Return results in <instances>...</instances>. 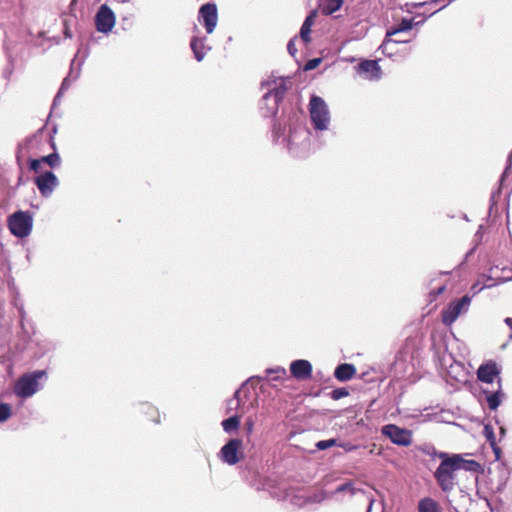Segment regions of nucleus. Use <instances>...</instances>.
<instances>
[{"mask_svg": "<svg viewBox=\"0 0 512 512\" xmlns=\"http://www.w3.org/2000/svg\"><path fill=\"white\" fill-rule=\"evenodd\" d=\"M290 85V79L283 77H271L262 82V87L266 89V92L260 101V110L262 111L263 116L272 117L276 115L279 103L283 99Z\"/></svg>", "mask_w": 512, "mask_h": 512, "instance_id": "1", "label": "nucleus"}, {"mask_svg": "<svg viewBox=\"0 0 512 512\" xmlns=\"http://www.w3.org/2000/svg\"><path fill=\"white\" fill-rule=\"evenodd\" d=\"M480 464L472 459L460 461L457 463H444L439 464L434 472V478L445 493H450L458 485L456 473L460 470L477 472L480 469Z\"/></svg>", "mask_w": 512, "mask_h": 512, "instance_id": "2", "label": "nucleus"}, {"mask_svg": "<svg viewBox=\"0 0 512 512\" xmlns=\"http://www.w3.org/2000/svg\"><path fill=\"white\" fill-rule=\"evenodd\" d=\"M246 384L235 391L233 398L228 401V411L237 410L239 414H235L222 421L221 425L226 433H231L237 430L240 426L241 416L250 410H255L258 402L254 398L248 405H245L246 400H249L250 391L245 387Z\"/></svg>", "mask_w": 512, "mask_h": 512, "instance_id": "3", "label": "nucleus"}, {"mask_svg": "<svg viewBox=\"0 0 512 512\" xmlns=\"http://www.w3.org/2000/svg\"><path fill=\"white\" fill-rule=\"evenodd\" d=\"M500 369L496 362L488 361L479 366L477 370V378L481 382L492 384L497 379V389L495 391L483 390L486 396V402L490 410H496L505 398V394L502 391V381L499 377Z\"/></svg>", "mask_w": 512, "mask_h": 512, "instance_id": "4", "label": "nucleus"}, {"mask_svg": "<svg viewBox=\"0 0 512 512\" xmlns=\"http://www.w3.org/2000/svg\"><path fill=\"white\" fill-rule=\"evenodd\" d=\"M309 114L315 130H327L330 124V111L323 98L313 95L309 101Z\"/></svg>", "mask_w": 512, "mask_h": 512, "instance_id": "5", "label": "nucleus"}, {"mask_svg": "<svg viewBox=\"0 0 512 512\" xmlns=\"http://www.w3.org/2000/svg\"><path fill=\"white\" fill-rule=\"evenodd\" d=\"M7 226L12 235L27 237L33 227V217L29 211H16L7 218Z\"/></svg>", "mask_w": 512, "mask_h": 512, "instance_id": "6", "label": "nucleus"}, {"mask_svg": "<svg viewBox=\"0 0 512 512\" xmlns=\"http://www.w3.org/2000/svg\"><path fill=\"white\" fill-rule=\"evenodd\" d=\"M45 375V371L36 370L22 375L14 385V393L21 398L31 397L38 390V381Z\"/></svg>", "mask_w": 512, "mask_h": 512, "instance_id": "7", "label": "nucleus"}, {"mask_svg": "<svg viewBox=\"0 0 512 512\" xmlns=\"http://www.w3.org/2000/svg\"><path fill=\"white\" fill-rule=\"evenodd\" d=\"M471 296L465 295L462 298L451 302L442 312V322L450 326L457 318L468 311L471 304Z\"/></svg>", "mask_w": 512, "mask_h": 512, "instance_id": "8", "label": "nucleus"}, {"mask_svg": "<svg viewBox=\"0 0 512 512\" xmlns=\"http://www.w3.org/2000/svg\"><path fill=\"white\" fill-rule=\"evenodd\" d=\"M381 432L396 445L407 447L412 443L411 431L405 428H400L394 424L383 426Z\"/></svg>", "mask_w": 512, "mask_h": 512, "instance_id": "9", "label": "nucleus"}, {"mask_svg": "<svg viewBox=\"0 0 512 512\" xmlns=\"http://www.w3.org/2000/svg\"><path fill=\"white\" fill-rule=\"evenodd\" d=\"M198 21L203 24L207 34L213 33L218 22V12L216 4H203L199 9Z\"/></svg>", "mask_w": 512, "mask_h": 512, "instance_id": "10", "label": "nucleus"}, {"mask_svg": "<svg viewBox=\"0 0 512 512\" xmlns=\"http://www.w3.org/2000/svg\"><path fill=\"white\" fill-rule=\"evenodd\" d=\"M116 17L112 9L106 4L101 5L95 16L96 29L102 33L110 32L115 26Z\"/></svg>", "mask_w": 512, "mask_h": 512, "instance_id": "11", "label": "nucleus"}, {"mask_svg": "<svg viewBox=\"0 0 512 512\" xmlns=\"http://www.w3.org/2000/svg\"><path fill=\"white\" fill-rule=\"evenodd\" d=\"M242 447V440L233 438L230 439L219 452L220 459L228 464L235 465L240 461V449Z\"/></svg>", "mask_w": 512, "mask_h": 512, "instance_id": "12", "label": "nucleus"}, {"mask_svg": "<svg viewBox=\"0 0 512 512\" xmlns=\"http://www.w3.org/2000/svg\"><path fill=\"white\" fill-rule=\"evenodd\" d=\"M35 184L41 195L48 197L58 185V179L51 171H46L35 178Z\"/></svg>", "mask_w": 512, "mask_h": 512, "instance_id": "13", "label": "nucleus"}, {"mask_svg": "<svg viewBox=\"0 0 512 512\" xmlns=\"http://www.w3.org/2000/svg\"><path fill=\"white\" fill-rule=\"evenodd\" d=\"M312 370V364L308 360L298 359L290 364V372L298 380L309 379L312 375Z\"/></svg>", "mask_w": 512, "mask_h": 512, "instance_id": "14", "label": "nucleus"}, {"mask_svg": "<svg viewBox=\"0 0 512 512\" xmlns=\"http://www.w3.org/2000/svg\"><path fill=\"white\" fill-rule=\"evenodd\" d=\"M357 71L368 80H379L381 78V67L376 60L362 61L358 64Z\"/></svg>", "mask_w": 512, "mask_h": 512, "instance_id": "15", "label": "nucleus"}, {"mask_svg": "<svg viewBox=\"0 0 512 512\" xmlns=\"http://www.w3.org/2000/svg\"><path fill=\"white\" fill-rule=\"evenodd\" d=\"M190 47L198 62H201L207 52L211 50V47L206 45V37H200L196 34L191 38Z\"/></svg>", "mask_w": 512, "mask_h": 512, "instance_id": "16", "label": "nucleus"}, {"mask_svg": "<svg viewBox=\"0 0 512 512\" xmlns=\"http://www.w3.org/2000/svg\"><path fill=\"white\" fill-rule=\"evenodd\" d=\"M356 374V368L353 364L343 363L336 367L334 376L338 381L346 382L351 380Z\"/></svg>", "mask_w": 512, "mask_h": 512, "instance_id": "17", "label": "nucleus"}, {"mask_svg": "<svg viewBox=\"0 0 512 512\" xmlns=\"http://www.w3.org/2000/svg\"><path fill=\"white\" fill-rule=\"evenodd\" d=\"M418 512H442L439 504L430 497H425L418 502Z\"/></svg>", "mask_w": 512, "mask_h": 512, "instance_id": "18", "label": "nucleus"}, {"mask_svg": "<svg viewBox=\"0 0 512 512\" xmlns=\"http://www.w3.org/2000/svg\"><path fill=\"white\" fill-rule=\"evenodd\" d=\"M410 42V39H403V37H400V39H392L391 37H385V40L380 46V49L382 52L387 56H392L393 49L392 46L394 44H402V43H408Z\"/></svg>", "mask_w": 512, "mask_h": 512, "instance_id": "19", "label": "nucleus"}, {"mask_svg": "<svg viewBox=\"0 0 512 512\" xmlns=\"http://www.w3.org/2000/svg\"><path fill=\"white\" fill-rule=\"evenodd\" d=\"M298 135L303 139V141H306L309 138V131L301 128L298 131L291 132L287 139V147L290 150L293 149V146L300 144V142L297 140Z\"/></svg>", "mask_w": 512, "mask_h": 512, "instance_id": "20", "label": "nucleus"}, {"mask_svg": "<svg viewBox=\"0 0 512 512\" xmlns=\"http://www.w3.org/2000/svg\"><path fill=\"white\" fill-rule=\"evenodd\" d=\"M413 25L414 23L412 19L403 18L397 26L387 31V37H391L393 35L409 31L413 28Z\"/></svg>", "mask_w": 512, "mask_h": 512, "instance_id": "21", "label": "nucleus"}, {"mask_svg": "<svg viewBox=\"0 0 512 512\" xmlns=\"http://www.w3.org/2000/svg\"><path fill=\"white\" fill-rule=\"evenodd\" d=\"M508 281H512V276L508 278H501L497 283H482L480 280H478L471 286V292L473 293V295H476L484 289L491 288L498 284L506 283Z\"/></svg>", "mask_w": 512, "mask_h": 512, "instance_id": "22", "label": "nucleus"}, {"mask_svg": "<svg viewBox=\"0 0 512 512\" xmlns=\"http://www.w3.org/2000/svg\"><path fill=\"white\" fill-rule=\"evenodd\" d=\"M343 5V0H324L322 12L326 15H331L338 11Z\"/></svg>", "mask_w": 512, "mask_h": 512, "instance_id": "23", "label": "nucleus"}, {"mask_svg": "<svg viewBox=\"0 0 512 512\" xmlns=\"http://www.w3.org/2000/svg\"><path fill=\"white\" fill-rule=\"evenodd\" d=\"M313 24V16L310 15L308 16L302 26H301V29H300V37L301 39L305 42V43H308L310 42V32H311V26Z\"/></svg>", "mask_w": 512, "mask_h": 512, "instance_id": "24", "label": "nucleus"}, {"mask_svg": "<svg viewBox=\"0 0 512 512\" xmlns=\"http://www.w3.org/2000/svg\"><path fill=\"white\" fill-rule=\"evenodd\" d=\"M438 458L441 459V462L440 464H444V463H457V462H460V461H464L465 459L463 458V456L461 454H448V453H445V452H439L437 454Z\"/></svg>", "mask_w": 512, "mask_h": 512, "instance_id": "25", "label": "nucleus"}, {"mask_svg": "<svg viewBox=\"0 0 512 512\" xmlns=\"http://www.w3.org/2000/svg\"><path fill=\"white\" fill-rule=\"evenodd\" d=\"M268 376H271L270 379L272 381H278L287 375V371L284 367L278 366L276 368H269L266 370Z\"/></svg>", "mask_w": 512, "mask_h": 512, "instance_id": "26", "label": "nucleus"}, {"mask_svg": "<svg viewBox=\"0 0 512 512\" xmlns=\"http://www.w3.org/2000/svg\"><path fill=\"white\" fill-rule=\"evenodd\" d=\"M40 160H41V163H46L51 168H55L60 164V157H59L58 153H56V152L51 153L47 156H43L40 158Z\"/></svg>", "mask_w": 512, "mask_h": 512, "instance_id": "27", "label": "nucleus"}, {"mask_svg": "<svg viewBox=\"0 0 512 512\" xmlns=\"http://www.w3.org/2000/svg\"><path fill=\"white\" fill-rule=\"evenodd\" d=\"M12 414L9 404L0 403V422L6 421Z\"/></svg>", "mask_w": 512, "mask_h": 512, "instance_id": "28", "label": "nucleus"}, {"mask_svg": "<svg viewBox=\"0 0 512 512\" xmlns=\"http://www.w3.org/2000/svg\"><path fill=\"white\" fill-rule=\"evenodd\" d=\"M273 138L274 141L278 142L280 138L284 137V130L282 129L281 123L275 122L273 124ZM283 141H286L285 138H283Z\"/></svg>", "mask_w": 512, "mask_h": 512, "instance_id": "29", "label": "nucleus"}, {"mask_svg": "<svg viewBox=\"0 0 512 512\" xmlns=\"http://www.w3.org/2000/svg\"><path fill=\"white\" fill-rule=\"evenodd\" d=\"M484 435H485L486 439L489 441L490 445L494 446L495 442H496V438H495L492 426H490V425L484 426Z\"/></svg>", "mask_w": 512, "mask_h": 512, "instance_id": "30", "label": "nucleus"}, {"mask_svg": "<svg viewBox=\"0 0 512 512\" xmlns=\"http://www.w3.org/2000/svg\"><path fill=\"white\" fill-rule=\"evenodd\" d=\"M349 395V392L346 388H337L334 389L331 393V397L334 400H339Z\"/></svg>", "mask_w": 512, "mask_h": 512, "instance_id": "31", "label": "nucleus"}, {"mask_svg": "<svg viewBox=\"0 0 512 512\" xmlns=\"http://www.w3.org/2000/svg\"><path fill=\"white\" fill-rule=\"evenodd\" d=\"M336 444L335 439L321 440L316 443V447L318 450H325L330 448Z\"/></svg>", "mask_w": 512, "mask_h": 512, "instance_id": "32", "label": "nucleus"}, {"mask_svg": "<svg viewBox=\"0 0 512 512\" xmlns=\"http://www.w3.org/2000/svg\"><path fill=\"white\" fill-rule=\"evenodd\" d=\"M43 137H44V133L42 131H38L31 138L27 139L26 143L30 146H34L35 144H38L39 142H41Z\"/></svg>", "mask_w": 512, "mask_h": 512, "instance_id": "33", "label": "nucleus"}, {"mask_svg": "<svg viewBox=\"0 0 512 512\" xmlns=\"http://www.w3.org/2000/svg\"><path fill=\"white\" fill-rule=\"evenodd\" d=\"M345 491H349V492H351V494H354V488H353L351 482H347V483H343V484L339 485L336 488L335 493H342Z\"/></svg>", "mask_w": 512, "mask_h": 512, "instance_id": "34", "label": "nucleus"}, {"mask_svg": "<svg viewBox=\"0 0 512 512\" xmlns=\"http://www.w3.org/2000/svg\"><path fill=\"white\" fill-rule=\"evenodd\" d=\"M321 62V59L320 58H313V59H310L306 64H305V70H312V69H315Z\"/></svg>", "mask_w": 512, "mask_h": 512, "instance_id": "35", "label": "nucleus"}, {"mask_svg": "<svg viewBox=\"0 0 512 512\" xmlns=\"http://www.w3.org/2000/svg\"><path fill=\"white\" fill-rule=\"evenodd\" d=\"M29 164L30 169L33 170L34 172L38 173L40 171V167L42 164L40 159H30Z\"/></svg>", "mask_w": 512, "mask_h": 512, "instance_id": "36", "label": "nucleus"}, {"mask_svg": "<svg viewBox=\"0 0 512 512\" xmlns=\"http://www.w3.org/2000/svg\"><path fill=\"white\" fill-rule=\"evenodd\" d=\"M255 421L253 417L249 416L245 421V429L247 434H251L254 430Z\"/></svg>", "mask_w": 512, "mask_h": 512, "instance_id": "37", "label": "nucleus"}, {"mask_svg": "<svg viewBox=\"0 0 512 512\" xmlns=\"http://www.w3.org/2000/svg\"><path fill=\"white\" fill-rule=\"evenodd\" d=\"M511 168H512V150H511V153L509 155L508 164H507V166H506V168H505V170H504V172H503V174L501 176V179H500L501 183L504 181L505 177L507 176V174H508V172H509V170Z\"/></svg>", "mask_w": 512, "mask_h": 512, "instance_id": "38", "label": "nucleus"}, {"mask_svg": "<svg viewBox=\"0 0 512 512\" xmlns=\"http://www.w3.org/2000/svg\"><path fill=\"white\" fill-rule=\"evenodd\" d=\"M287 49H288V52L290 53V55L295 56V54L297 52V49L295 46V39H291L288 42Z\"/></svg>", "mask_w": 512, "mask_h": 512, "instance_id": "39", "label": "nucleus"}, {"mask_svg": "<svg viewBox=\"0 0 512 512\" xmlns=\"http://www.w3.org/2000/svg\"><path fill=\"white\" fill-rule=\"evenodd\" d=\"M482 278L485 280L484 283H494V280L492 278V276L490 275H483ZM500 278H498L495 283H497L499 281Z\"/></svg>", "mask_w": 512, "mask_h": 512, "instance_id": "40", "label": "nucleus"}, {"mask_svg": "<svg viewBox=\"0 0 512 512\" xmlns=\"http://www.w3.org/2000/svg\"><path fill=\"white\" fill-rule=\"evenodd\" d=\"M64 26H65V29H64V34H65V37L67 38H71L72 37V34L70 32V29L68 28L67 26V22L64 21Z\"/></svg>", "mask_w": 512, "mask_h": 512, "instance_id": "41", "label": "nucleus"}, {"mask_svg": "<svg viewBox=\"0 0 512 512\" xmlns=\"http://www.w3.org/2000/svg\"><path fill=\"white\" fill-rule=\"evenodd\" d=\"M444 290H445V286H441L436 291L431 292V295L438 296V295L442 294L444 292Z\"/></svg>", "mask_w": 512, "mask_h": 512, "instance_id": "42", "label": "nucleus"}, {"mask_svg": "<svg viewBox=\"0 0 512 512\" xmlns=\"http://www.w3.org/2000/svg\"><path fill=\"white\" fill-rule=\"evenodd\" d=\"M495 455H496V458L499 459L500 457V454H501V449L495 444L494 446H491Z\"/></svg>", "mask_w": 512, "mask_h": 512, "instance_id": "43", "label": "nucleus"}, {"mask_svg": "<svg viewBox=\"0 0 512 512\" xmlns=\"http://www.w3.org/2000/svg\"><path fill=\"white\" fill-rule=\"evenodd\" d=\"M505 323L507 324V326L512 330V318L510 317H507L505 319Z\"/></svg>", "mask_w": 512, "mask_h": 512, "instance_id": "44", "label": "nucleus"}, {"mask_svg": "<svg viewBox=\"0 0 512 512\" xmlns=\"http://www.w3.org/2000/svg\"><path fill=\"white\" fill-rule=\"evenodd\" d=\"M453 1H454V0H448V1H447V3H445V4L440 8V10H441V9H443V8H445L448 4H450V3H451V2H453ZM438 11H439V9H438V10H436V11H434V12H432L430 15H433V14H435V13H436V12H438Z\"/></svg>", "mask_w": 512, "mask_h": 512, "instance_id": "45", "label": "nucleus"}, {"mask_svg": "<svg viewBox=\"0 0 512 512\" xmlns=\"http://www.w3.org/2000/svg\"><path fill=\"white\" fill-rule=\"evenodd\" d=\"M499 430H500V436H501V437H504V436H505V434H506V430H505V428H504L503 426H500Z\"/></svg>", "mask_w": 512, "mask_h": 512, "instance_id": "46", "label": "nucleus"}, {"mask_svg": "<svg viewBox=\"0 0 512 512\" xmlns=\"http://www.w3.org/2000/svg\"><path fill=\"white\" fill-rule=\"evenodd\" d=\"M193 32L194 33H199L200 32L199 28L196 25L193 27Z\"/></svg>", "mask_w": 512, "mask_h": 512, "instance_id": "47", "label": "nucleus"}, {"mask_svg": "<svg viewBox=\"0 0 512 512\" xmlns=\"http://www.w3.org/2000/svg\"><path fill=\"white\" fill-rule=\"evenodd\" d=\"M509 339L512 340V333L509 335Z\"/></svg>", "mask_w": 512, "mask_h": 512, "instance_id": "48", "label": "nucleus"}]
</instances>
